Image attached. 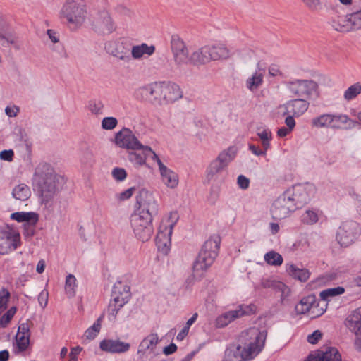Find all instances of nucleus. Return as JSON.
Wrapping results in <instances>:
<instances>
[{"mask_svg":"<svg viewBox=\"0 0 361 361\" xmlns=\"http://www.w3.org/2000/svg\"><path fill=\"white\" fill-rule=\"evenodd\" d=\"M237 318H238V312L235 310L226 312L216 318V326L218 328H223Z\"/></svg>","mask_w":361,"mask_h":361,"instance_id":"nucleus-39","label":"nucleus"},{"mask_svg":"<svg viewBox=\"0 0 361 361\" xmlns=\"http://www.w3.org/2000/svg\"><path fill=\"white\" fill-rule=\"evenodd\" d=\"M257 135L261 140L262 147L265 148V149H270V142L272 140V133L271 130L268 128H264L262 131H259V129H258Z\"/></svg>","mask_w":361,"mask_h":361,"instance_id":"nucleus-42","label":"nucleus"},{"mask_svg":"<svg viewBox=\"0 0 361 361\" xmlns=\"http://www.w3.org/2000/svg\"><path fill=\"white\" fill-rule=\"evenodd\" d=\"M13 346V352L15 355L25 353L30 347V337L20 336V334H16Z\"/></svg>","mask_w":361,"mask_h":361,"instance_id":"nucleus-34","label":"nucleus"},{"mask_svg":"<svg viewBox=\"0 0 361 361\" xmlns=\"http://www.w3.org/2000/svg\"><path fill=\"white\" fill-rule=\"evenodd\" d=\"M136 205H138L137 212L131 215V226L135 237L147 242L154 233L152 220L158 214V204L152 193L141 190L136 196Z\"/></svg>","mask_w":361,"mask_h":361,"instance_id":"nucleus-1","label":"nucleus"},{"mask_svg":"<svg viewBox=\"0 0 361 361\" xmlns=\"http://www.w3.org/2000/svg\"><path fill=\"white\" fill-rule=\"evenodd\" d=\"M209 49L212 61L226 59L230 56V51L224 44L209 45Z\"/></svg>","mask_w":361,"mask_h":361,"instance_id":"nucleus-33","label":"nucleus"},{"mask_svg":"<svg viewBox=\"0 0 361 361\" xmlns=\"http://www.w3.org/2000/svg\"><path fill=\"white\" fill-rule=\"evenodd\" d=\"M244 334L247 342L240 351V355L243 360H250L263 350L267 337V330L254 326L246 330Z\"/></svg>","mask_w":361,"mask_h":361,"instance_id":"nucleus-4","label":"nucleus"},{"mask_svg":"<svg viewBox=\"0 0 361 361\" xmlns=\"http://www.w3.org/2000/svg\"><path fill=\"white\" fill-rule=\"evenodd\" d=\"M32 184L39 194L40 203L47 205L60 191L64 184V179L56 173L49 164L42 162L35 168Z\"/></svg>","mask_w":361,"mask_h":361,"instance_id":"nucleus-2","label":"nucleus"},{"mask_svg":"<svg viewBox=\"0 0 361 361\" xmlns=\"http://www.w3.org/2000/svg\"><path fill=\"white\" fill-rule=\"evenodd\" d=\"M141 150L144 151V152L146 154L147 159L148 157H150L152 160L155 161L159 166V169H160V164L163 163L159 158L157 154L150 147L144 145V147Z\"/></svg>","mask_w":361,"mask_h":361,"instance_id":"nucleus-55","label":"nucleus"},{"mask_svg":"<svg viewBox=\"0 0 361 361\" xmlns=\"http://www.w3.org/2000/svg\"><path fill=\"white\" fill-rule=\"evenodd\" d=\"M105 49L108 54L118 59L124 63L131 61L130 44L119 41H109L105 44Z\"/></svg>","mask_w":361,"mask_h":361,"instance_id":"nucleus-17","label":"nucleus"},{"mask_svg":"<svg viewBox=\"0 0 361 361\" xmlns=\"http://www.w3.org/2000/svg\"><path fill=\"white\" fill-rule=\"evenodd\" d=\"M81 161L83 164H92V163L94 161L93 153L89 150L84 152L81 158Z\"/></svg>","mask_w":361,"mask_h":361,"instance_id":"nucleus-62","label":"nucleus"},{"mask_svg":"<svg viewBox=\"0 0 361 361\" xmlns=\"http://www.w3.org/2000/svg\"><path fill=\"white\" fill-rule=\"evenodd\" d=\"M115 144L121 148L130 150H141L144 147L133 131L128 128H123L116 133Z\"/></svg>","mask_w":361,"mask_h":361,"instance_id":"nucleus-14","label":"nucleus"},{"mask_svg":"<svg viewBox=\"0 0 361 361\" xmlns=\"http://www.w3.org/2000/svg\"><path fill=\"white\" fill-rule=\"evenodd\" d=\"M249 150L256 156H265L267 154V152L268 149H265V148H260L259 146L255 145L253 144H250L248 146Z\"/></svg>","mask_w":361,"mask_h":361,"instance_id":"nucleus-60","label":"nucleus"},{"mask_svg":"<svg viewBox=\"0 0 361 361\" xmlns=\"http://www.w3.org/2000/svg\"><path fill=\"white\" fill-rule=\"evenodd\" d=\"M349 20L350 22V29L357 30L361 29V10L351 13L349 14Z\"/></svg>","mask_w":361,"mask_h":361,"instance_id":"nucleus-49","label":"nucleus"},{"mask_svg":"<svg viewBox=\"0 0 361 361\" xmlns=\"http://www.w3.org/2000/svg\"><path fill=\"white\" fill-rule=\"evenodd\" d=\"M257 311V306L255 304L250 305H240L238 307V309L235 310V312H238V317H241L246 315H251L255 314Z\"/></svg>","mask_w":361,"mask_h":361,"instance_id":"nucleus-48","label":"nucleus"},{"mask_svg":"<svg viewBox=\"0 0 361 361\" xmlns=\"http://www.w3.org/2000/svg\"><path fill=\"white\" fill-rule=\"evenodd\" d=\"M345 326L355 334V348L361 352V314L355 311L350 314L345 320Z\"/></svg>","mask_w":361,"mask_h":361,"instance_id":"nucleus-21","label":"nucleus"},{"mask_svg":"<svg viewBox=\"0 0 361 361\" xmlns=\"http://www.w3.org/2000/svg\"><path fill=\"white\" fill-rule=\"evenodd\" d=\"M76 279L73 274H68L66 279L65 290L66 293L72 297L75 295Z\"/></svg>","mask_w":361,"mask_h":361,"instance_id":"nucleus-50","label":"nucleus"},{"mask_svg":"<svg viewBox=\"0 0 361 361\" xmlns=\"http://www.w3.org/2000/svg\"><path fill=\"white\" fill-rule=\"evenodd\" d=\"M161 82H152L140 87L135 90V98L141 102L153 104H161Z\"/></svg>","mask_w":361,"mask_h":361,"instance_id":"nucleus-10","label":"nucleus"},{"mask_svg":"<svg viewBox=\"0 0 361 361\" xmlns=\"http://www.w3.org/2000/svg\"><path fill=\"white\" fill-rule=\"evenodd\" d=\"M99 348L102 351L109 353H124L129 350L130 345L119 339H104L99 343Z\"/></svg>","mask_w":361,"mask_h":361,"instance_id":"nucleus-22","label":"nucleus"},{"mask_svg":"<svg viewBox=\"0 0 361 361\" xmlns=\"http://www.w3.org/2000/svg\"><path fill=\"white\" fill-rule=\"evenodd\" d=\"M99 331V329H98L94 326H91L85 331L84 337L85 338L86 340L88 341L94 340L97 337Z\"/></svg>","mask_w":361,"mask_h":361,"instance_id":"nucleus-57","label":"nucleus"},{"mask_svg":"<svg viewBox=\"0 0 361 361\" xmlns=\"http://www.w3.org/2000/svg\"><path fill=\"white\" fill-rule=\"evenodd\" d=\"M311 126L312 128H331V114H324L313 118L311 120Z\"/></svg>","mask_w":361,"mask_h":361,"instance_id":"nucleus-40","label":"nucleus"},{"mask_svg":"<svg viewBox=\"0 0 361 361\" xmlns=\"http://www.w3.org/2000/svg\"><path fill=\"white\" fill-rule=\"evenodd\" d=\"M12 195L16 200L25 201L30 197L31 191L27 185L20 183L13 189Z\"/></svg>","mask_w":361,"mask_h":361,"instance_id":"nucleus-38","label":"nucleus"},{"mask_svg":"<svg viewBox=\"0 0 361 361\" xmlns=\"http://www.w3.org/2000/svg\"><path fill=\"white\" fill-rule=\"evenodd\" d=\"M348 124L349 128L355 127L358 122L350 119L348 116L345 114H331V128L341 129L344 128V126Z\"/></svg>","mask_w":361,"mask_h":361,"instance_id":"nucleus-28","label":"nucleus"},{"mask_svg":"<svg viewBox=\"0 0 361 361\" xmlns=\"http://www.w3.org/2000/svg\"><path fill=\"white\" fill-rule=\"evenodd\" d=\"M135 191V187H131L118 194L116 195V198L119 200V201H125V200H128L129 198H130L134 192Z\"/></svg>","mask_w":361,"mask_h":361,"instance_id":"nucleus-56","label":"nucleus"},{"mask_svg":"<svg viewBox=\"0 0 361 361\" xmlns=\"http://www.w3.org/2000/svg\"><path fill=\"white\" fill-rule=\"evenodd\" d=\"M11 219L19 223L23 222L24 226H35L39 220V216L34 212H17L11 214Z\"/></svg>","mask_w":361,"mask_h":361,"instance_id":"nucleus-27","label":"nucleus"},{"mask_svg":"<svg viewBox=\"0 0 361 361\" xmlns=\"http://www.w3.org/2000/svg\"><path fill=\"white\" fill-rule=\"evenodd\" d=\"M130 287L123 282L118 281H116L111 292V300L115 302L126 304L130 298Z\"/></svg>","mask_w":361,"mask_h":361,"instance_id":"nucleus-24","label":"nucleus"},{"mask_svg":"<svg viewBox=\"0 0 361 361\" xmlns=\"http://www.w3.org/2000/svg\"><path fill=\"white\" fill-rule=\"evenodd\" d=\"M128 159L135 166H140L145 164L147 157L144 151L142 153L131 152L128 153Z\"/></svg>","mask_w":361,"mask_h":361,"instance_id":"nucleus-44","label":"nucleus"},{"mask_svg":"<svg viewBox=\"0 0 361 361\" xmlns=\"http://www.w3.org/2000/svg\"><path fill=\"white\" fill-rule=\"evenodd\" d=\"M92 26L94 30L99 34H111L116 30V25L109 13L103 11L93 19Z\"/></svg>","mask_w":361,"mask_h":361,"instance_id":"nucleus-18","label":"nucleus"},{"mask_svg":"<svg viewBox=\"0 0 361 361\" xmlns=\"http://www.w3.org/2000/svg\"><path fill=\"white\" fill-rule=\"evenodd\" d=\"M124 306V304L119 302H116L114 300H111L108 306V319L110 321H115L117 314L121 308Z\"/></svg>","mask_w":361,"mask_h":361,"instance_id":"nucleus-45","label":"nucleus"},{"mask_svg":"<svg viewBox=\"0 0 361 361\" xmlns=\"http://www.w3.org/2000/svg\"><path fill=\"white\" fill-rule=\"evenodd\" d=\"M0 39H1L2 44H13L16 42V37L13 35V31L9 25L4 20L3 16L0 14Z\"/></svg>","mask_w":361,"mask_h":361,"instance_id":"nucleus-30","label":"nucleus"},{"mask_svg":"<svg viewBox=\"0 0 361 361\" xmlns=\"http://www.w3.org/2000/svg\"><path fill=\"white\" fill-rule=\"evenodd\" d=\"M318 220V214L313 210L307 209L301 216V221L307 225L314 224Z\"/></svg>","mask_w":361,"mask_h":361,"instance_id":"nucleus-47","label":"nucleus"},{"mask_svg":"<svg viewBox=\"0 0 361 361\" xmlns=\"http://www.w3.org/2000/svg\"><path fill=\"white\" fill-rule=\"evenodd\" d=\"M221 238L214 235L204 242L192 265V276L200 279L216 258L220 247Z\"/></svg>","mask_w":361,"mask_h":361,"instance_id":"nucleus-3","label":"nucleus"},{"mask_svg":"<svg viewBox=\"0 0 361 361\" xmlns=\"http://www.w3.org/2000/svg\"><path fill=\"white\" fill-rule=\"evenodd\" d=\"M20 234L14 230L6 228L0 231V254L14 251L20 245Z\"/></svg>","mask_w":361,"mask_h":361,"instance_id":"nucleus-16","label":"nucleus"},{"mask_svg":"<svg viewBox=\"0 0 361 361\" xmlns=\"http://www.w3.org/2000/svg\"><path fill=\"white\" fill-rule=\"evenodd\" d=\"M159 342L158 335L156 333H152L146 336L140 343L137 353L145 354V352L153 348L157 345Z\"/></svg>","mask_w":361,"mask_h":361,"instance_id":"nucleus-35","label":"nucleus"},{"mask_svg":"<svg viewBox=\"0 0 361 361\" xmlns=\"http://www.w3.org/2000/svg\"><path fill=\"white\" fill-rule=\"evenodd\" d=\"M283 84L291 94L298 97L310 99L319 95L318 84L312 80L293 79Z\"/></svg>","mask_w":361,"mask_h":361,"instance_id":"nucleus-5","label":"nucleus"},{"mask_svg":"<svg viewBox=\"0 0 361 361\" xmlns=\"http://www.w3.org/2000/svg\"><path fill=\"white\" fill-rule=\"evenodd\" d=\"M171 49L174 62L178 66L189 63V51L184 41L178 35H173L171 37Z\"/></svg>","mask_w":361,"mask_h":361,"instance_id":"nucleus-15","label":"nucleus"},{"mask_svg":"<svg viewBox=\"0 0 361 361\" xmlns=\"http://www.w3.org/2000/svg\"><path fill=\"white\" fill-rule=\"evenodd\" d=\"M304 4L311 11H317L321 7V2L319 0H302Z\"/></svg>","mask_w":361,"mask_h":361,"instance_id":"nucleus-61","label":"nucleus"},{"mask_svg":"<svg viewBox=\"0 0 361 361\" xmlns=\"http://www.w3.org/2000/svg\"><path fill=\"white\" fill-rule=\"evenodd\" d=\"M155 51L154 45H148L146 43H142L140 45H133L130 47L131 59H140L144 55L152 56Z\"/></svg>","mask_w":361,"mask_h":361,"instance_id":"nucleus-31","label":"nucleus"},{"mask_svg":"<svg viewBox=\"0 0 361 361\" xmlns=\"http://www.w3.org/2000/svg\"><path fill=\"white\" fill-rule=\"evenodd\" d=\"M293 202L287 198L283 192L276 199L271 207V214L274 219L281 220L288 217L293 212L296 211Z\"/></svg>","mask_w":361,"mask_h":361,"instance_id":"nucleus-11","label":"nucleus"},{"mask_svg":"<svg viewBox=\"0 0 361 361\" xmlns=\"http://www.w3.org/2000/svg\"><path fill=\"white\" fill-rule=\"evenodd\" d=\"M305 361H342V359L336 348L329 347L325 351L317 350L310 354Z\"/></svg>","mask_w":361,"mask_h":361,"instance_id":"nucleus-23","label":"nucleus"},{"mask_svg":"<svg viewBox=\"0 0 361 361\" xmlns=\"http://www.w3.org/2000/svg\"><path fill=\"white\" fill-rule=\"evenodd\" d=\"M178 220L176 212L171 213L169 219V224H164L163 222L159 226V231L156 236V245L158 250L164 254H167L171 245V235L173 228Z\"/></svg>","mask_w":361,"mask_h":361,"instance_id":"nucleus-8","label":"nucleus"},{"mask_svg":"<svg viewBox=\"0 0 361 361\" xmlns=\"http://www.w3.org/2000/svg\"><path fill=\"white\" fill-rule=\"evenodd\" d=\"M361 93V83L356 82L350 86L344 92V98L347 101L355 99Z\"/></svg>","mask_w":361,"mask_h":361,"instance_id":"nucleus-46","label":"nucleus"},{"mask_svg":"<svg viewBox=\"0 0 361 361\" xmlns=\"http://www.w3.org/2000/svg\"><path fill=\"white\" fill-rule=\"evenodd\" d=\"M114 11L121 16L128 17H130L132 14V11L123 4H118L116 6H115Z\"/></svg>","mask_w":361,"mask_h":361,"instance_id":"nucleus-59","label":"nucleus"},{"mask_svg":"<svg viewBox=\"0 0 361 361\" xmlns=\"http://www.w3.org/2000/svg\"><path fill=\"white\" fill-rule=\"evenodd\" d=\"M321 302H317V298L314 294L308 295L307 296L303 297L300 301L295 305V310L297 314H305L310 312L311 317H318L322 315L326 308L323 306L319 307Z\"/></svg>","mask_w":361,"mask_h":361,"instance_id":"nucleus-13","label":"nucleus"},{"mask_svg":"<svg viewBox=\"0 0 361 361\" xmlns=\"http://www.w3.org/2000/svg\"><path fill=\"white\" fill-rule=\"evenodd\" d=\"M17 311L16 307H11L0 319V326L6 327L10 323Z\"/></svg>","mask_w":361,"mask_h":361,"instance_id":"nucleus-51","label":"nucleus"},{"mask_svg":"<svg viewBox=\"0 0 361 361\" xmlns=\"http://www.w3.org/2000/svg\"><path fill=\"white\" fill-rule=\"evenodd\" d=\"M87 109L92 114L101 115L103 114L104 104L100 99H90L87 102Z\"/></svg>","mask_w":361,"mask_h":361,"instance_id":"nucleus-41","label":"nucleus"},{"mask_svg":"<svg viewBox=\"0 0 361 361\" xmlns=\"http://www.w3.org/2000/svg\"><path fill=\"white\" fill-rule=\"evenodd\" d=\"M113 178L117 181H123L127 177L126 171L120 167H115L111 172Z\"/></svg>","mask_w":361,"mask_h":361,"instance_id":"nucleus-54","label":"nucleus"},{"mask_svg":"<svg viewBox=\"0 0 361 361\" xmlns=\"http://www.w3.org/2000/svg\"><path fill=\"white\" fill-rule=\"evenodd\" d=\"M360 235L359 224L354 221L343 222L338 228L336 240L342 247L352 245Z\"/></svg>","mask_w":361,"mask_h":361,"instance_id":"nucleus-9","label":"nucleus"},{"mask_svg":"<svg viewBox=\"0 0 361 361\" xmlns=\"http://www.w3.org/2000/svg\"><path fill=\"white\" fill-rule=\"evenodd\" d=\"M264 260L268 264L274 266H280L283 262V257L274 250L269 251L265 254Z\"/></svg>","mask_w":361,"mask_h":361,"instance_id":"nucleus-43","label":"nucleus"},{"mask_svg":"<svg viewBox=\"0 0 361 361\" xmlns=\"http://www.w3.org/2000/svg\"><path fill=\"white\" fill-rule=\"evenodd\" d=\"M315 187L310 183L297 184L288 188L283 192L289 199L296 210L302 208L307 204L314 197L315 193Z\"/></svg>","mask_w":361,"mask_h":361,"instance_id":"nucleus-7","label":"nucleus"},{"mask_svg":"<svg viewBox=\"0 0 361 361\" xmlns=\"http://www.w3.org/2000/svg\"><path fill=\"white\" fill-rule=\"evenodd\" d=\"M237 183L239 186L243 190H246L249 188L250 185V180L247 177L243 175H240L238 177Z\"/></svg>","mask_w":361,"mask_h":361,"instance_id":"nucleus-63","label":"nucleus"},{"mask_svg":"<svg viewBox=\"0 0 361 361\" xmlns=\"http://www.w3.org/2000/svg\"><path fill=\"white\" fill-rule=\"evenodd\" d=\"M160 173L161 178L165 185L171 188H174L178 185V175L168 169L164 164H160Z\"/></svg>","mask_w":361,"mask_h":361,"instance_id":"nucleus-32","label":"nucleus"},{"mask_svg":"<svg viewBox=\"0 0 361 361\" xmlns=\"http://www.w3.org/2000/svg\"><path fill=\"white\" fill-rule=\"evenodd\" d=\"M261 284L262 286L264 288H271L274 289H281V288L284 286V284L283 283L268 279H262Z\"/></svg>","mask_w":361,"mask_h":361,"instance_id":"nucleus-53","label":"nucleus"},{"mask_svg":"<svg viewBox=\"0 0 361 361\" xmlns=\"http://www.w3.org/2000/svg\"><path fill=\"white\" fill-rule=\"evenodd\" d=\"M118 124V120L115 117H105L102 121V128L104 130H113Z\"/></svg>","mask_w":361,"mask_h":361,"instance_id":"nucleus-52","label":"nucleus"},{"mask_svg":"<svg viewBox=\"0 0 361 361\" xmlns=\"http://www.w3.org/2000/svg\"><path fill=\"white\" fill-rule=\"evenodd\" d=\"M17 334H20V336H25L30 337V325L28 323H22L19 327Z\"/></svg>","mask_w":361,"mask_h":361,"instance_id":"nucleus-64","label":"nucleus"},{"mask_svg":"<svg viewBox=\"0 0 361 361\" xmlns=\"http://www.w3.org/2000/svg\"><path fill=\"white\" fill-rule=\"evenodd\" d=\"M189 59V63L195 66L204 65L211 61L209 45L204 46L194 51Z\"/></svg>","mask_w":361,"mask_h":361,"instance_id":"nucleus-26","label":"nucleus"},{"mask_svg":"<svg viewBox=\"0 0 361 361\" xmlns=\"http://www.w3.org/2000/svg\"><path fill=\"white\" fill-rule=\"evenodd\" d=\"M61 17L69 23L81 25L87 16L86 4L84 0H66L61 10Z\"/></svg>","mask_w":361,"mask_h":361,"instance_id":"nucleus-6","label":"nucleus"},{"mask_svg":"<svg viewBox=\"0 0 361 361\" xmlns=\"http://www.w3.org/2000/svg\"><path fill=\"white\" fill-rule=\"evenodd\" d=\"M161 100L173 103L183 97V92L177 84L172 82H161Z\"/></svg>","mask_w":361,"mask_h":361,"instance_id":"nucleus-19","label":"nucleus"},{"mask_svg":"<svg viewBox=\"0 0 361 361\" xmlns=\"http://www.w3.org/2000/svg\"><path fill=\"white\" fill-rule=\"evenodd\" d=\"M322 333L319 330H315L307 336V341L311 344H316L322 338Z\"/></svg>","mask_w":361,"mask_h":361,"instance_id":"nucleus-58","label":"nucleus"},{"mask_svg":"<svg viewBox=\"0 0 361 361\" xmlns=\"http://www.w3.org/2000/svg\"><path fill=\"white\" fill-rule=\"evenodd\" d=\"M287 271L288 272L290 276L301 282L307 281L310 276V272L309 271L308 269L305 268H298L294 264L288 265V267H287Z\"/></svg>","mask_w":361,"mask_h":361,"instance_id":"nucleus-36","label":"nucleus"},{"mask_svg":"<svg viewBox=\"0 0 361 361\" xmlns=\"http://www.w3.org/2000/svg\"><path fill=\"white\" fill-rule=\"evenodd\" d=\"M232 148H228L219 153L207 169V178L213 179L217 174L221 173L234 159L235 153L231 152Z\"/></svg>","mask_w":361,"mask_h":361,"instance_id":"nucleus-12","label":"nucleus"},{"mask_svg":"<svg viewBox=\"0 0 361 361\" xmlns=\"http://www.w3.org/2000/svg\"><path fill=\"white\" fill-rule=\"evenodd\" d=\"M345 288L341 286L326 289L320 293V301L324 308H326V302L329 300L330 297H334L343 294Z\"/></svg>","mask_w":361,"mask_h":361,"instance_id":"nucleus-37","label":"nucleus"},{"mask_svg":"<svg viewBox=\"0 0 361 361\" xmlns=\"http://www.w3.org/2000/svg\"><path fill=\"white\" fill-rule=\"evenodd\" d=\"M259 62L257 63L258 69L252 74V75L246 80V87L251 92L257 90L262 85L264 81V74L265 70L259 68Z\"/></svg>","mask_w":361,"mask_h":361,"instance_id":"nucleus-29","label":"nucleus"},{"mask_svg":"<svg viewBox=\"0 0 361 361\" xmlns=\"http://www.w3.org/2000/svg\"><path fill=\"white\" fill-rule=\"evenodd\" d=\"M310 103L307 99L302 98L293 99L288 101L280 107L284 109L283 115L292 114L295 117H300L304 114L309 108Z\"/></svg>","mask_w":361,"mask_h":361,"instance_id":"nucleus-20","label":"nucleus"},{"mask_svg":"<svg viewBox=\"0 0 361 361\" xmlns=\"http://www.w3.org/2000/svg\"><path fill=\"white\" fill-rule=\"evenodd\" d=\"M328 24L337 32H348L351 31L349 14L341 16L334 13L329 18Z\"/></svg>","mask_w":361,"mask_h":361,"instance_id":"nucleus-25","label":"nucleus"}]
</instances>
